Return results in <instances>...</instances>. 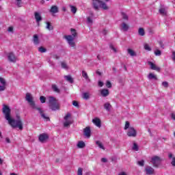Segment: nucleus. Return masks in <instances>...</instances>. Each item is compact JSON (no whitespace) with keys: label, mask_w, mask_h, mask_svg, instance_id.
<instances>
[{"label":"nucleus","mask_w":175,"mask_h":175,"mask_svg":"<svg viewBox=\"0 0 175 175\" xmlns=\"http://www.w3.org/2000/svg\"><path fill=\"white\" fill-rule=\"evenodd\" d=\"M25 99L32 109H36V110L39 111V113L41 117L44 118V120H46V121H50V118H49L47 116H46V114L43 113V111L42 110V109L40 107H36V105L35 104V101H33V97L32 96L31 94L27 93Z\"/></svg>","instance_id":"obj_1"},{"label":"nucleus","mask_w":175,"mask_h":175,"mask_svg":"<svg viewBox=\"0 0 175 175\" xmlns=\"http://www.w3.org/2000/svg\"><path fill=\"white\" fill-rule=\"evenodd\" d=\"M47 100L49 107V109H51V110H53V111L59 110L61 105H59V103L58 102V100H57V98L53 96H48Z\"/></svg>","instance_id":"obj_2"},{"label":"nucleus","mask_w":175,"mask_h":175,"mask_svg":"<svg viewBox=\"0 0 175 175\" xmlns=\"http://www.w3.org/2000/svg\"><path fill=\"white\" fill-rule=\"evenodd\" d=\"M47 100L49 107V109H51V110H53V111L59 110L61 105H59V103L58 102V100H57V98L53 96H48Z\"/></svg>","instance_id":"obj_3"},{"label":"nucleus","mask_w":175,"mask_h":175,"mask_svg":"<svg viewBox=\"0 0 175 175\" xmlns=\"http://www.w3.org/2000/svg\"><path fill=\"white\" fill-rule=\"evenodd\" d=\"M7 121H8V124H10L12 128H19L21 131H23V122H21L20 116H17V120L10 118Z\"/></svg>","instance_id":"obj_4"},{"label":"nucleus","mask_w":175,"mask_h":175,"mask_svg":"<svg viewBox=\"0 0 175 175\" xmlns=\"http://www.w3.org/2000/svg\"><path fill=\"white\" fill-rule=\"evenodd\" d=\"M64 121L63 122L64 126L68 128L73 124V120H72V115L69 113H66L64 118Z\"/></svg>","instance_id":"obj_5"},{"label":"nucleus","mask_w":175,"mask_h":175,"mask_svg":"<svg viewBox=\"0 0 175 175\" xmlns=\"http://www.w3.org/2000/svg\"><path fill=\"white\" fill-rule=\"evenodd\" d=\"M65 39L67 40V42L70 47H73V49H76V42H75V37L68 35L64 36Z\"/></svg>","instance_id":"obj_6"},{"label":"nucleus","mask_w":175,"mask_h":175,"mask_svg":"<svg viewBox=\"0 0 175 175\" xmlns=\"http://www.w3.org/2000/svg\"><path fill=\"white\" fill-rule=\"evenodd\" d=\"M161 158L158 156L153 157L151 160V163H152L154 167H158L159 165H161Z\"/></svg>","instance_id":"obj_7"},{"label":"nucleus","mask_w":175,"mask_h":175,"mask_svg":"<svg viewBox=\"0 0 175 175\" xmlns=\"http://www.w3.org/2000/svg\"><path fill=\"white\" fill-rule=\"evenodd\" d=\"M137 135V132L133 127H130L127 131V136L129 137H136Z\"/></svg>","instance_id":"obj_8"},{"label":"nucleus","mask_w":175,"mask_h":175,"mask_svg":"<svg viewBox=\"0 0 175 175\" xmlns=\"http://www.w3.org/2000/svg\"><path fill=\"white\" fill-rule=\"evenodd\" d=\"M3 113L5 116V120H9V118H11L10 117V108L8 107V105H4L3 107Z\"/></svg>","instance_id":"obj_9"},{"label":"nucleus","mask_w":175,"mask_h":175,"mask_svg":"<svg viewBox=\"0 0 175 175\" xmlns=\"http://www.w3.org/2000/svg\"><path fill=\"white\" fill-rule=\"evenodd\" d=\"M7 57L10 62H13L14 64L17 62V57L13 52L8 53Z\"/></svg>","instance_id":"obj_10"},{"label":"nucleus","mask_w":175,"mask_h":175,"mask_svg":"<svg viewBox=\"0 0 175 175\" xmlns=\"http://www.w3.org/2000/svg\"><path fill=\"white\" fill-rule=\"evenodd\" d=\"M101 3H102V1L93 0L92 5H93L94 9H95V10H98V9L100 8Z\"/></svg>","instance_id":"obj_11"},{"label":"nucleus","mask_w":175,"mask_h":175,"mask_svg":"<svg viewBox=\"0 0 175 175\" xmlns=\"http://www.w3.org/2000/svg\"><path fill=\"white\" fill-rule=\"evenodd\" d=\"M47 139H49V135L46 133H42L39 136V140L41 143L46 142L47 141Z\"/></svg>","instance_id":"obj_12"},{"label":"nucleus","mask_w":175,"mask_h":175,"mask_svg":"<svg viewBox=\"0 0 175 175\" xmlns=\"http://www.w3.org/2000/svg\"><path fill=\"white\" fill-rule=\"evenodd\" d=\"M148 65H150V69H152V70H157V72H159L161 70V68L157 66V65L154 64L152 62H148Z\"/></svg>","instance_id":"obj_13"},{"label":"nucleus","mask_w":175,"mask_h":175,"mask_svg":"<svg viewBox=\"0 0 175 175\" xmlns=\"http://www.w3.org/2000/svg\"><path fill=\"white\" fill-rule=\"evenodd\" d=\"M83 133L86 137H91V129L88 126L85 128L83 130Z\"/></svg>","instance_id":"obj_14"},{"label":"nucleus","mask_w":175,"mask_h":175,"mask_svg":"<svg viewBox=\"0 0 175 175\" xmlns=\"http://www.w3.org/2000/svg\"><path fill=\"white\" fill-rule=\"evenodd\" d=\"M92 122L94 124V125H96V126H98V128H100V126H102L100 119L98 118L93 119Z\"/></svg>","instance_id":"obj_15"},{"label":"nucleus","mask_w":175,"mask_h":175,"mask_svg":"<svg viewBox=\"0 0 175 175\" xmlns=\"http://www.w3.org/2000/svg\"><path fill=\"white\" fill-rule=\"evenodd\" d=\"M120 29L121 31H124V32H126V31L129 29V25L125 23V22H123L120 25Z\"/></svg>","instance_id":"obj_16"},{"label":"nucleus","mask_w":175,"mask_h":175,"mask_svg":"<svg viewBox=\"0 0 175 175\" xmlns=\"http://www.w3.org/2000/svg\"><path fill=\"white\" fill-rule=\"evenodd\" d=\"M145 172L146 174L148 175L154 174V168L150 166H146L145 168Z\"/></svg>","instance_id":"obj_17"},{"label":"nucleus","mask_w":175,"mask_h":175,"mask_svg":"<svg viewBox=\"0 0 175 175\" xmlns=\"http://www.w3.org/2000/svg\"><path fill=\"white\" fill-rule=\"evenodd\" d=\"M109 94H110V92H109V90H107V89H102L100 90V94L104 98H106V96H109Z\"/></svg>","instance_id":"obj_18"},{"label":"nucleus","mask_w":175,"mask_h":175,"mask_svg":"<svg viewBox=\"0 0 175 175\" xmlns=\"http://www.w3.org/2000/svg\"><path fill=\"white\" fill-rule=\"evenodd\" d=\"M34 16H35L36 23H40V21H42V16L39 12H35Z\"/></svg>","instance_id":"obj_19"},{"label":"nucleus","mask_w":175,"mask_h":175,"mask_svg":"<svg viewBox=\"0 0 175 175\" xmlns=\"http://www.w3.org/2000/svg\"><path fill=\"white\" fill-rule=\"evenodd\" d=\"M91 96V94H90L89 92H83L82 94V98L83 99H85V100H88Z\"/></svg>","instance_id":"obj_20"},{"label":"nucleus","mask_w":175,"mask_h":175,"mask_svg":"<svg viewBox=\"0 0 175 175\" xmlns=\"http://www.w3.org/2000/svg\"><path fill=\"white\" fill-rule=\"evenodd\" d=\"M82 77L86 80V81H88L89 83L91 81V79H90V77H88V74H87V72L84 70L82 71Z\"/></svg>","instance_id":"obj_21"},{"label":"nucleus","mask_w":175,"mask_h":175,"mask_svg":"<svg viewBox=\"0 0 175 175\" xmlns=\"http://www.w3.org/2000/svg\"><path fill=\"white\" fill-rule=\"evenodd\" d=\"M159 12L160 13V14H161V16H166L167 14V11L165 8H161L159 10Z\"/></svg>","instance_id":"obj_22"},{"label":"nucleus","mask_w":175,"mask_h":175,"mask_svg":"<svg viewBox=\"0 0 175 175\" xmlns=\"http://www.w3.org/2000/svg\"><path fill=\"white\" fill-rule=\"evenodd\" d=\"M51 13L55 14V13H58V7L56 5H53L50 10Z\"/></svg>","instance_id":"obj_23"},{"label":"nucleus","mask_w":175,"mask_h":175,"mask_svg":"<svg viewBox=\"0 0 175 175\" xmlns=\"http://www.w3.org/2000/svg\"><path fill=\"white\" fill-rule=\"evenodd\" d=\"M33 42L34 44H39V43H40V42L39 41V37L38 36V34H35L33 36Z\"/></svg>","instance_id":"obj_24"},{"label":"nucleus","mask_w":175,"mask_h":175,"mask_svg":"<svg viewBox=\"0 0 175 175\" xmlns=\"http://www.w3.org/2000/svg\"><path fill=\"white\" fill-rule=\"evenodd\" d=\"M46 29H48L49 31H53L54 29V27L51 25V23L47 21L46 22Z\"/></svg>","instance_id":"obj_25"},{"label":"nucleus","mask_w":175,"mask_h":175,"mask_svg":"<svg viewBox=\"0 0 175 175\" xmlns=\"http://www.w3.org/2000/svg\"><path fill=\"white\" fill-rule=\"evenodd\" d=\"M104 109L107 110V111H110L111 109V105L109 103H106L104 104Z\"/></svg>","instance_id":"obj_26"},{"label":"nucleus","mask_w":175,"mask_h":175,"mask_svg":"<svg viewBox=\"0 0 175 175\" xmlns=\"http://www.w3.org/2000/svg\"><path fill=\"white\" fill-rule=\"evenodd\" d=\"M127 53L131 57H136V52H135V51H133V49H127Z\"/></svg>","instance_id":"obj_27"},{"label":"nucleus","mask_w":175,"mask_h":175,"mask_svg":"<svg viewBox=\"0 0 175 175\" xmlns=\"http://www.w3.org/2000/svg\"><path fill=\"white\" fill-rule=\"evenodd\" d=\"M168 157H169L170 159H172V158L171 165H172V166H175V157H173V154L169 153L168 154Z\"/></svg>","instance_id":"obj_28"},{"label":"nucleus","mask_w":175,"mask_h":175,"mask_svg":"<svg viewBox=\"0 0 175 175\" xmlns=\"http://www.w3.org/2000/svg\"><path fill=\"white\" fill-rule=\"evenodd\" d=\"M77 146L78 148H84L85 147V143L83 141H79Z\"/></svg>","instance_id":"obj_29"},{"label":"nucleus","mask_w":175,"mask_h":175,"mask_svg":"<svg viewBox=\"0 0 175 175\" xmlns=\"http://www.w3.org/2000/svg\"><path fill=\"white\" fill-rule=\"evenodd\" d=\"M122 18L125 21H128L129 20V17L125 12H121Z\"/></svg>","instance_id":"obj_30"},{"label":"nucleus","mask_w":175,"mask_h":175,"mask_svg":"<svg viewBox=\"0 0 175 175\" xmlns=\"http://www.w3.org/2000/svg\"><path fill=\"white\" fill-rule=\"evenodd\" d=\"M148 78L149 79V80H157V75L152 73H150L148 76Z\"/></svg>","instance_id":"obj_31"},{"label":"nucleus","mask_w":175,"mask_h":175,"mask_svg":"<svg viewBox=\"0 0 175 175\" xmlns=\"http://www.w3.org/2000/svg\"><path fill=\"white\" fill-rule=\"evenodd\" d=\"M138 33L140 36H144L146 35V32L144 31V29L143 27H141L138 29Z\"/></svg>","instance_id":"obj_32"},{"label":"nucleus","mask_w":175,"mask_h":175,"mask_svg":"<svg viewBox=\"0 0 175 175\" xmlns=\"http://www.w3.org/2000/svg\"><path fill=\"white\" fill-rule=\"evenodd\" d=\"M70 8L72 13H73V14H76V12H77V8L72 5H70Z\"/></svg>","instance_id":"obj_33"},{"label":"nucleus","mask_w":175,"mask_h":175,"mask_svg":"<svg viewBox=\"0 0 175 175\" xmlns=\"http://www.w3.org/2000/svg\"><path fill=\"white\" fill-rule=\"evenodd\" d=\"M96 144L99 148H101V150H105V146H103V144H102L100 141H96Z\"/></svg>","instance_id":"obj_34"},{"label":"nucleus","mask_w":175,"mask_h":175,"mask_svg":"<svg viewBox=\"0 0 175 175\" xmlns=\"http://www.w3.org/2000/svg\"><path fill=\"white\" fill-rule=\"evenodd\" d=\"M64 79H66V80L67 81H68L69 83H73V78H72V77L70 75H66L64 77Z\"/></svg>","instance_id":"obj_35"},{"label":"nucleus","mask_w":175,"mask_h":175,"mask_svg":"<svg viewBox=\"0 0 175 175\" xmlns=\"http://www.w3.org/2000/svg\"><path fill=\"white\" fill-rule=\"evenodd\" d=\"M100 8H102V9H103L104 10H107L109 9L107 5H106L105 3L103 1H101Z\"/></svg>","instance_id":"obj_36"},{"label":"nucleus","mask_w":175,"mask_h":175,"mask_svg":"<svg viewBox=\"0 0 175 175\" xmlns=\"http://www.w3.org/2000/svg\"><path fill=\"white\" fill-rule=\"evenodd\" d=\"M71 31V36H72V38H74V39L76 38V36H77V33L76 32V29H70Z\"/></svg>","instance_id":"obj_37"},{"label":"nucleus","mask_w":175,"mask_h":175,"mask_svg":"<svg viewBox=\"0 0 175 175\" xmlns=\"http://www.w3.org/2000/svg\"><path fill=\"white\" fill-rule=\"evenodd\" d=\"M144 49L146 50V51H151V47H150V45L146 43L144 44Z\"/></svg>","instance_id":"obj_38"},{"label":"nucleus","mask_w":175,"mask_h":175,"mask_svg":"<svg viewBox=\"0 0 175 175\" xmlns=\"http://www.w3.org/2000/svg\"><path fill=\"white\" fill-rule=\"evenodd\" d=\"M52 89L55 92H57V94L59 93V89L56 85H52Z\"/></svg>","instance_id":"obj_39"},{"label":"nucleus","mask_w":175,"mask_h":175,"mask_svg":"<svg viewBox=\"0 0 175 175\" xmlns=\"http://www.w3.org/2000/svg\"><path fill=\"white\" fill-rule=\"evenodd\" d=\"M61 65H62V68L63 69H68V68H69V67L68 66V64H66V63L64 62H62L61 63Z\"/></svg>","instance_id":"obj_40"},{"label":"nucleus","mask_w":175,"mask_h":175,"mask_svg":"<svg viewBox=\"0 0 175 175\" xmlns=\"http://www.w3.org/2000/svg\"><path fill=\"white\" fill-rule=\"evenodd\" d=\"M23 0H16V6L18 8H21L23 6V2H21Z\"/></svg>","instance_id":"obj_41"},{"label":"nucleus","mask_w":175,"mask_h":175,"mask_svg":"<svg viewBox=\"0 0 175 175\" xmlns=\"http://www.w3.org/2000/svg\"><path fill=\"white\" fill-rule=\"evenodd\" d=\"M0 83L2 85H6V81L5 79L0 77Z\"/></svg>","instance_id":"obj_42"},{"label":"nucleus","mask_w":175,"mask_h":175,"mask_svg":"<svg viewBox=\"0 0 175 175\" xmlns=\"http://www.w3.org/2000/svg\"><path fill=\"white\" fill-rule=\"evenodd\" d=\"M38 51H40V53H46V51H47V50L43 46L40 47L38 49Z\"/></svg>","instance_id":"obj_43"},{"label":"nucleus","mask_w":175,"mask_h":175,"mask_svg":"<svg viewBox=\"0 0 175 175\" xmlns=\"http://www.w3.org/2000/svg\"><path fill=\"white\" fill-rule=\"evenodd\" d=\"M40 100L42 103H46V98L44 96L40 97Z\"/></svg>","instance_id":"obj_44"},{"label":"nucleus","mask_w":175,"mask_h":175,"mask_svg":"<svg viewBox=\"0 0 175 175\" xmlns=\"http://www.w3.org/2000/svg\"><path fill=\"white\" fill-rule=\"evenodd\" d=\"M130 125H131L130 123L128 121H126L125 123V126H124L125 131H126V129H129L131 128V127H129Z\"/></svg>","instance_id":"obj_45"},{"label":"nucleus","mask_w":175,"mask_h":175,"mask_svg":"<svg viewBox=\"0 0 175 175\" xmlns=\"http://www.w3.org/2000/svg\"><path fill=\"white\" fill-rule=\"evenodd\" d=\"M133 150L135 151H139V146L136 144V143L133 144Z\"/></svg>","instance_id":"obj_46"},{"label":"nucleus","mask_w":175,"mask_h":175,"mask_svg":"<svg viewBox=\"0 0 175 175\" xmlns=\"http://www.w3.org/2000/svg\"><path fill=\"white\" fill-rule=\"evenodd\" d=\"M162 85L164 88H167V87H169V83L167 81H163Z\"/></svg>","instance_id":"obj_47"},{"label":"nucleus","mask_w":175,"mask_h":175,"mask_svg":"<svg viewBox=\"0 0 175 175\" xmlns=\"http://www.w3.org/2000/svg\"><path fill=\"white\" fill-rule=\"evenodd\" d=\"M77 175H83V168L81 167L78 168Z\"/></svg>","instance_id":"obj_48"},{"label":"nucleus","mask_w":175,"mask_h":175,"mask_svg":"<svg viewBox=\"0 0 175 175\" xmlns=\"http://www.w3.org/2000/svg\"><path fill=\"white\" fill-rule=\"evenodd\" d=\"M162 54V53L161 52V51L159 49H157L156 51H154V55H161Z\"/></svg>","instance_id":"obj_49"},{"label":"nucleus","mask_w":175,"mask_h":175,"mask_svg":"<svg viewBox=\"0 0 175 175\" xmlns=\"http://www.w3.org/2000/svg\"><path fill=\"white\" fill-rule=\"evenodd\" d=\"M6 90L5 85H0V92L5 91Z\"/></svg>","instance_id":"obj_50"},{"label":"nucleus","mask_w":175,"mask_h":175,"mask_svg":"<svg viewBox=\"0 0 175 175\" xmlns=\"http://www.w3.org/2000/svg\"><path fill=\"white\" fill-rule=\"evenodd\" d=\"M87 23L89 25H92V19L90 17H88L87 18Z\"/></svg>","instance_id":"obj_51"},{"label":"nucleus","mask_w":175,"mask_h":175,"mask_svg":"<svg viewBox=\"0 0 175 175\" xmlns=\"http://www.w3.org/2000/svg\"><path fill=\"white\" fill-rule=\"evenodd\" d=\"M106 87H107V88H111V82L107 81Z\"/></svg>","instance_id":"obj_52"},{"label":"nucleus","mask_w":175,"mask_h":175,"mask_svg":"<svg viewBox=\"0 0 175 175\" xmlns=\"http://www.w3.org/2000/svg\"><path fill=\"white\" fill-rule=\"evenodd\" d=\"M110 49L113 51V53H117V49H116V47H114V46L113 45H110L109 46Z\"/></svg>","instance_id":"obj_53"},{"label":"nucleus","mask_w":175,"mask_h":175,"mask_svg":"<svg viewBox=\"0 0 175 175\" xmlns=\"http://www.w3.org/2000/svg\"><path fill=\"white\" fill-rule=\"evenodd\" d=\"M138 165H139V166H144V161H138Z\"/></svg>","instance_id":"obj_54"},{"label":"nucleus","mask_w":175,"mask_h":175,"mask_svg":"<svg viewBox=\"0 0 175 175\" xmlns=\"http://www.w3.org/2000/svg\"><path fill=\"white\" fill-rule=\"evenodd\" d=\"M72 105L75 106V107H79V103H77V101H73Z\"/></svg>","instance_id":"obj_55"},{"label":"nucleus","mask_w":175,"mask_h":175,"mask_svg":"<svg viewBox=\"0 0 175 175\" xmlns=\"http://www.w3.org/2000/svg\"><path fill=\"white\" fill-rule=\"evenodd\" d=\"M103 35H107V30L104 29L102 31Z\"/></svg>","instance_id":"obj_56"},{"label":"nucleus","mask_w":175,"mask_h":175,"mask_svg":"<svg viewBox=\"0 0 175 175\" xmlns=\"http://www.w3.org/2000/svg\"><path fill=\"white\" fill-rule=\"evenodd\" d=\"M172 60L174 61V62H175V52H172Z\"/></svg>","instance_id":"obj_57"},{"label":"nucleus","mask_w":175,"mask_h":175,"mask_svg":"<svg viewBox=\"0 0 175 175\" xmlns=\"http://www.w3.org/2000/svg\"><path fill=\"white\" fill-rule=\"evenodd\" d=\"M103 81H98V87H103Z\"/></svg>","instance_id":"obj_58"},{"label":"nucleus","mask_w":175,"mask_h":175,"mask_svg":"<svg viewBox=\"0 0 175 175\" xmlns=\"http://www.w3.org/2000/svg\"><path fill=\"white\" fill-rule=\"evenodd\" d=\"M159 43L160 46L161 47V49H163V47L165 46V45H163V42L162 41H160Z\"/></svg>","instance_id":"obj_59"},{"label":"nucleus","mask_w":175,"mask_h":175,"mask_svg":"<svg viewBox=\"0 0 175 175\" xmlns=\"http://www.w3.org/2000/svg\"><path fill=\"white\" fill-rule=\"evenodd\" d=\"M8 32H13V27H8Z\"/></svg>","instance_id":"obj_60"},{"label":"nucleus","mask_w":175,"mask_h":175,"mask_svg":"<svg viewBox=\"0 0 175 175\" xmlns=\"http://www.w3.org/2000/svg\"><path fill=\"white\" fill-rule=\"evenodd\" d=\"M171 118H172V120H175V113H172L171 114Z\"/></svg>","instance_id":"obj_61"},{"label":"nucleus","mask_w":175,"mask_h":175,"mask_svg":"<svg viewBox=\"0 0 175 175\" xmlns=\"http://www.w3.org/2000/svg\"><path fill=\"white\" fill-rule=\"evenodd\" d=\"M5 142H6L7 143H10V139H9V137H6V138H5Z\"/></svg>","instance_id":"obj_62"},{"label":"nucleus","mask_w":175,"mask_h":175,"mask_svg":"<svg viewBox=\"0 0 175 175\" xmlns=\"http://www.w3.org/2000/svg\"><path fill=\"white\" fill-rule=\"evenodd\" d=\"M101 161H102V162H104V163L107 162V159H106L105 158L101 159Z\"/></svg>","instance_id":"obj_63"},{"label":"nucleus","mask_w":175,"mask_h":175,"mask_svg":"<svg viewBox=\"0 0 175 175\" xmlns=\"http://www.w3.org/2000/svg\"><path fill=\"white\" fill-rule=\"evenodd\" d=\"M118 175H126L125 172H120Z\"/></svg>","instance_id":"obj_64"}]
</instances>
